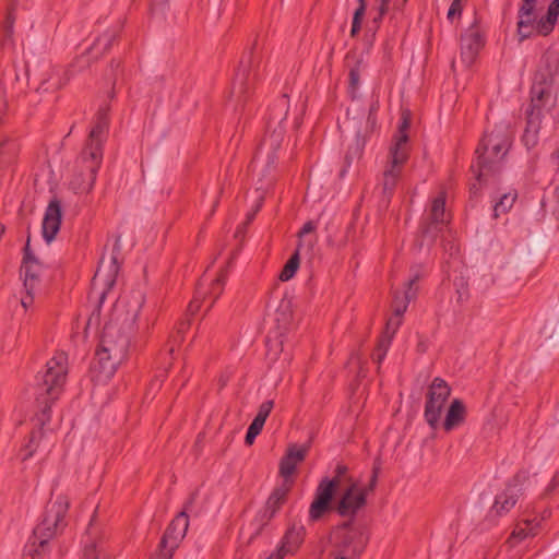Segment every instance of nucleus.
<instances>
[{"instance_id":"nucleus-1","label":"nucleus","mask_w":559,"mask_h":559,"mask_svg":"<svg viewBox=\"0 0 559 559\" xmlns=\"http://www.w3.org/2000/svg\"><path fill=\"white\" fill-rule=\"evenodd\" d=\"M377 472L369 474H348L347 467L338 465L335 477L337 500L336 511L342 516H354L367 506L368 497L373 492L377 484Z\"/></svg>"},{"instance_id":"nucleus-2","label":"nucleus","mask_w":559,"mask_h":559,"mask_svg":"<svg viewBox=\"0 0 559 559\" xmlns=\"http://www.w3.org/2000/svg\"><path fill=\"white\" fill-rule=\"evenodd\" d=\"M557 97L550 83L535 84L532 90V110L525 132L526 144L534 145L540 131L551 132L559 123Z\"/></svg>"},{"instance_id":"nucleus-3","label":"nucleus","mask_w":559,"mask_h":559,"mask_svg":"<svg viewBox=\"0 0 559 559\" xmlns=\"http://www.w3.org/2000/svg\"><path fill=\"white\" fill-rule=\"evenodd\" d=\"M129 331L110 322L105 326L100 348L93 368L94 379L98 383H106L116 373L118 366L127 356Z\"/></svg>"},{"instance_id":"nucleus-4","label":"nucleus","mask_w":559,"mask_h":559,"mask_svg":"<svg viewBox=\"0 0 559 559\" xmlns=\"http://www.w3.org/2000/svg\"><path fill=\"white\" fill-rule=\"evenodd\" d=\"M411 118L408 112H403L396 133L388 151V160L383 169L382 187L384 192H390L397 182L402 166L406 163L409 152L408 129Z\"/></svg>"},{"instance_id":"nucleus-5","label":"nucleus","mask_w":559,"mask_h":559,"mask_svg":"<svg viewBox=\"0 0 559 559\" xmlns=\"http://www.w3.org/2000/svg\"><path fill=\"white\" fill-rule=\"evenodd\" d=\"M509 147V134L503 127H496L488 132L477 148L480 170L477 180L481 181L488 173L496 169Z\"/></svg>"},{"instance_id":"nucleus-6","label":"nucleus","mask_w":559,"mask_h":559,"mask_svg":"<svg viewBox=\"0 0 559 559\" xmlns=\"http://www.w3.org/2000/svg\"><path fill=\"white\" fill-rule=\"evenodd\" d=\"M558 21L556 5H549L546 15L538 16L535 0H523L519 11L518 34L523 40L534 34L548 35Z\"/></svg>"},{"instance_id":"nucleus-7","label":"nucleus","mask_w":559,"mask_h":559,"mask_svg":"<svg viewBox=\"0 0 559 559\" xmlns=\"http://www.w3.org/2000/svg\"><path fill=\"white\" fill-rule=\"evenodd\" d=\"M69 509V500L58 496L48 507L41 524L35 530V539L27 546L24 559H33L36 545L44 546L46 542L56 535L64 525V518Z\"/></svg>"},{"instance_id":"nucleus-8","label":"nucleus","mask_w":559,"mask_h":559,"mask_svg":"<svg viewBox=\"0 0 559 559\" xmlns=\"http://www.w3.org/2000/svg\"><path fill=\"white\" fill-rule=\"evenodd\" d=\"M419 276H413L404 287L403 293H395L393 301V317L386 323L385 331L379 342L376 353V359L380 362L390 346V343L402 322V316L406 311L408 302L415 297L416 288L414 287Z\"/></svg>"},{"instance_id":"nucleus-9","label":"nucleus","mask_w":559,"mask_h":559,"mask_svg":"<svg viewBox=\"0 0 559 559\" xmlns=\"http://www.w3.org/2000/svg\"><path fill=\"white\" fill-rule=\"evenodd\" d=\"M145 295L141 289L126 290L117 300L112 311V323L131 331L144 305Z\"/></svg>"},{"instance_id":"nucleus-10","label":"nucleus","mask_w":559,"mask_h":559,"mask_svg":"<svg viewBox=\"0 0 559 559\" xmlns=\"http://www.w3.org/2000/svg\"><path fill=\"white\" fill-rule=\"evenodd\" d=\"M104 127L102 124L92 129L90 134V143L83 152L81 159L85 164L86 177L83 183L76 185L81 192H88L92 190L98 167L102 162V134Z\"/></svg>"},{"instance_id":"nucleus-11","label":"nucleus","mask_w":559,"mask_h":559,"mask_svg":"<svg viewBox=\"0 0 559 559\" xmlns=\"http://www.w3.org/2000/svg\"><path fill=\"white\" fill-rule=\"evenodd\" d=\"M450 394L451 390L443 380H433L425 406V419L430 428H439Z\"/></svg>"},{"instance_id":"nucleus-12","label":"nucleus","mask_w":559,"mask_h":559,"mask_svg":"<svg viewBox=\"0 0 559 559\" xmlns=\"http://www.w3.org/2000/svg\"><path fill=\"white\" fill-rule=\"evenodd\" d=\"M68 359L64 354H57L46 365L41 377V389L52 399L57 397L67 379Z\"/></svg>"},{"instance_id":"nucleus-13","label":"nucleus","mask_w":559,"mask_h":559,"mask_svg":"<svg viewBox=\"0 0 559 559\" xmlns=\"http://www.w3.org/2000/svg\"><path fill=\"white\" fill-rule=\"evenodd\" d=\"M485 46V32L477 20L463 32L461 36V61L465 67H471L476 61L479 51Z\"/></svg>"},{"instance_id":"nucleus-14","label":"nucleus","mask_w":559,"mask_h":559,"mask_svg":"<svg viewBox=\"0 0 559 559\" xmlns=\"http://www.w3.org/2000/svg\"><path fill=\"white\" fill-rule=\"evenodd\" d=\"M336 493V483L330 477L320 480L314 498L309 508L310 521H319L332 510L333 498Z\"/></svg>"},{"instance_id":"nucleus-15","label":"nucleus","mask_w":559,"mask_h":559,"mask_svg":"<svg viewBox=\"0 0 559 559\" xmlns=\"http://www.w3.org/2000/svg\"><path fill=\"white\" fill-rule=\"evenodd\" d=\"M309 448V443H290L287 445L286 451L278 463V473L284 479L283 483L293 485L294 475L297 472L298 466L306 459Z\"/></svg>"},{"instance_id":"nucleus-16","label":"nucleus","mask_w":559,"mask_h":559,"mask_svg":"<svg viewBox=\"0 0 559 559\" xmlns=\"http://www.w3.org/2000/svg\"><path fill=\"white\" fill-rule=\"evenodd\" d=\"M188 526L189 520L185 513L174 519L162 540L160 559H171L175 548L186 536Z\"/></svg>"},{"instance_id":"nucleus-17","label":"nucleus","mask_w":559,"mask_h":559,"mask_svg":"<svg viewBox=\"0 0 559 559\" xmlns=\"http://www.w3.org/2000/svg\"><path fill=\"white\" fill-rule=\"evenodd\" d=\"M364 542L360 532L345 528L337 532L336 550L333 559H353L362 549Z\"/></svg>"},{"instance_id":"nucleus-18","label":"nucleus","mask_w":559,"mask_h":559,"mask_svg":"<svg viewBox=\"0 0 559 559\" xmlns=\"http://www.w3.org/2000/svg\"><path fill=\"white\" fill-rule=\"evenodd\" d=\"M449 221V214L445 212V197L440 192L433 200L427 214V222L423 228L424 239H433L439 226L444 225Z\"/></svg>"},{"instance_id":"nucleus-19","label":"nucleus","mask_w":559,"mask_h":559,"mask_svg":"<svg viewBox=\"0 0 559 559\" xmlns=\"http://www.w3.org/2000/svg\"><path fill=\"white\" fill-rule=\"evenodd\" d=\"M62 209L60 202L52 200L49 202L43 217V237L47 242H51L58 234L62 222Z\"/></svg>"},{"instance_id":"nucleus-20","label":"nucleus","mask_w":559,"mask_h":559,"mask_svg":"<svg viewBox=\"0 0 559 559\" xmlns=\"http://www.w3.org/2000/svg\"><path fill=\"white\" fill-rule=\"evenodd\" d=\"M305 536V527L302 525H292L286 532L278 549L270 557L284 559L286 556L294 555L300 547Z\"/></svg>"},{"instance_id":"nucleus-21","label":"nucleus","mask_w":559,"mask_h":559,"mask_svg":"<svg viewBox=\"0 0 559 559\" xmlns=\"http://www.w3.org/2000/svg\"><path fill=\"white\" fill-rule=\"evenodd\" d=\"M444 417L441 419L440 426L445 432H450L465 421L467 408L466 405L459 399L452 400L447 409L443 412Z\"/></svg>"},{"instance_id":"nucleus-22","label":"nucleus","mask_w":559,"mask_h":559,"mask_svg":"<svg viewBox=\"0 0 559 559\" xmlns=\"http://www.w3.org/2000/svg\"><path fill=\"white\" fill-rule=\"evenodd\" d=\"M41 273V266L40 263L36 260L35 257H33L28 249H26V253L23 261L22 266V274H23V282L24 287L26 292L32 293L35 292L39 276Z\"/></svg>"},{"instance_id":"nucleus-23","label":"nucleus","mask_w":559,"mask_h":559,"mask_svg":"<svg viewBox=\"0 0 559 559\" xmlns=\"http://www.w3.org/2000/svg\"><path fill=\"white\" fill-rule=\"evenodd\" d=\"M81 559H110V556L105 547V539L103 535L98 533H87L84 540Z\"/></svg>"},{"instance_id":"nucleus-24","label":"nucleus","mask_w":559,"mask_h":559,"mask_svg":"<svg viewBox=\"0 0 559 559\" xmlns=\"http://www.w3.org/2000/svg\"><path fill=\"white\" fill-rule=\"evenodd\" d=\"M522 496V488L519 483L510 484L507 488L496 498L493 504V511L497 514H502L508 512L511 508H513Z\"/></svg>"},{"instance_id":"nucleus-25","label":"nucleus","mask_w":559,"mask_h":559,"mask_svg":"<svg viewBox=\"0 0 559 559\" xmlns=\"http://www.w3.org/2000/svg\"><path fill=\"white\" fill-rule=\"evenodd\" d=\"M292 485H288L286 483H283L280 487L275 488L274 491L269 497L265 510H264V516L267 519H271L276 511L280 509V507L285 501Z\"/></svg>"},{"instance_id":"nucleus-26","label":"nucleus","mask_w":559,"mask_h":559,"mask_svg":"<svg viewBox=\"0 0 559 559\" xmlns=\"http://www.w3.org/2000/svg\"><path fill=\"white\" fill-rule=\"evenodd\" d=\"M316 230V224L313 222H307L300 231L298 233V245L297 250L298 251H307L311 252L316 245V237L313 236V233Z\"/></svg>"},{"instance_id":"nucleus-27","label":"nucleus","mask_w":559,"mask_h":559,"mask_svg":"<svg viewBox=\"0 0 559 559\" xmlns=\"http://www.w3.org/2000/svg\"><path fill=\"white\" fill-rule=\"evenodd\" d=\"M536 528L537 524L530 521H524L523 523L518 524L510 536L508 542L509 545L514 547L525 538L534 536L536 534Z\"/></svg>"},{"instance_id":"nucleus-28","label":"nucleus","mask_w":559,"mask_h":559,"mask_svg":"<svg viewBox=\"0 0 559 559\" xmlns=\"http://www.w3.org/2000/svg\"><path fill=\"white\" fill-rule=\"evenodd\" d=\"M516 199L518 193L515 190H509L501 194L493 203V216L498 218L499 216L507 214L512 209Z\"/></svg>"},{"instance_id":"nucleus-29","label":"nucleus","mask_w":559,"mask_h":559,"mask_svg":"<svg viewBox=\"0 0 559 559\" xmlns=\"http://www.w3.org/2000/svg\"><path fill=\"white\" fill-rule=\"evenodd\" d=\"M300 252L301 251H298L296 249L295 253L292 255V258L284 265V267H283V270H282V272L280 273V276H278V278L282 282H287V281L292 280L294 277V275L296 274L297 270L299 269V264H300V261H299Z\"/></svg>"},{"instance_id":"nucleus-30","label":"nucleus","mask_w":559,"mask_h":559,"mask_svg":"<svg viewBox=\"0 0 559 559\" xmlns=\"http://www.w3.org/2000/svg\"><path fill=\"white\" fill-rule=\"evenodd\" d=\"M225 282H226V275L224 273L218 274L217 277L213 281L209 293L204 296V298L212 299V302H211L210 306H212L213 302L223 293V288H224Z\"/></svg>"},{"instance_id":"nucleus-31","label":"nucleus","mask_w":559,"mask_h":559,"mask_svg":"<svg viewBox=\"0 0 559 559\" xmlns=\"http://www.w3.org/2000/svg\"><path fill=\"white\" fill-rule=\"evenodd\" d=\"M366 12V0H358V8L354 12L353 24L350 29V35L355 36L361 27V22L364 20Z\"/></svg>"},{"instance_id":"nucleus-32","label":"nucleus","mask_w":559,"mask_h":559,"mask_svg":"<svg viewBox=\"0 0 559 559\" xmlns=\"http://www.w3.org/2000/svg\"><path fill=\"white\" fill-rule=\"evenodd\" d=\"M263 426H264V424L260 423V420L253 419V421L249 426V429L246 435V443L247 444L250 445L254 442V439L261 432Z\"/></svg>"},{"instance_id":"nucleus-33","label":"nucleus","mask_w":559,"mask_h":559,"mask_svg":"<svg viewBox=\"0 0 559 559\" xmlns=\"http://www.w3.org/2000/svg\"><path fill=\"white\" fill-rule=\"evenodd\" d=\"M283 352V344L280 340H274L267 345V358L271 361H276L280 357V354Z\"/></svg>"},{"instance_id":"nucleus-34","label":"nucleus","mask_w":559,"mask_h":559,"mask_svg":"<svg viewBox=\"0 0 559 559\" xmlns=\"http://www.w3.org/2000/svg\"><path fill=\"white\" fill-rule=\"evenodd\" d=\"M274 406L273 401H265L263 402L258 411L257 416L254 417L255 420H260V423L265 424V420L267 416L270 415L272 408Z\"/></svg>"},{"instance_id":"nucleus-35","label":"nucleus","mask_w":559,"mask_h":559,"mask_svg":"<svg viewBox=\"0 0 559 559\" xmlns=\"http://www.w3.org/2000/svg\"><path fill=\"white\" fill-rule=\"evenodd\" d=\"M37 448H38V441L36 440L35 437H32V439L29 440V443L25 447V449L21 453L22 461H27L28 459H31L34 455V453L37 451Z\"/></svg>"},{"instance_id":"nucleus-36","label":"nucleus","mask_w":559,"mask_h":559,"mask_svg":"<svg viewBox=\"0 0 559 559\" xmlns=\"http://www.w3.org/2000/svg\"><path fill=\"white\" fill-rule=\"evenodd\" d=\"M462 0H453L448 11V19L454 20L455 17H459L462 13Z\"/></svg>"},{"instance_id":"nucleus-37","label":"nucleus","mask_w":559,"mask_h":559,"mask_svg":"<svg viewBox=\"0 0 559 559\" xmlns=\"http://www.w3.org/2000/svg\"><path fill=\"white\" fill-rule=\"evenodd\" d=\"M33 299H34V292H32V293L26 292V295L21 298V307L23 308L24 311H27L28 308H31V306L33 305Z\"/></svg>"},{"instance_id":"nucleus-38","label":"nucleus","mask_w":559,"mask_h":559,"mask_svg":"<svg viewBox=\"0 0 559 559\" xmlns=\"http://www.w3.org/2000/svg\"><path fill=\"white\" fill-rule=\"evenodd\" d=\"M85 177H86V168L84 167V169L79 175H76L72 181L73 190H75L79 193H82L81 191L78 190L76 185L83 183L85 180Z\"/></svg>"},{"instance_id":"nucleus-39","label":"nucleus","mask_w":559,"mask_h":559,"mask_svg":"<svg viewBox=\"0 0 559 559\" xmlns=\"http://www.w3.org/2000/svg\"><path fill=\"white\" fill-rule=\"evenodd\" d=\"M349 82L352 90H355L359 84V75L355 70H352L349 73Z\"/></svg>"},{"instance_id":"nucleus-40","label":"nucleus","mask_w":559,"mask_h":559,"mask_svg":"<svg viewBox=\"0 0 559 559\" xmlns=\"http://www.w3.org/2000/svg\"><path fill=\"white\" fill-rule=\"evenodd\" d=\"M552 162L556 165V175L559 179V147L552 153Z\"/></svg>"},{"instance_id":"nucleus-41","label":"nucleus","mask_w":559,"mask_h":559,"mask_svg":"<svg viewBox=\"0 0 559 559\" xmlns=\"http://www.w3.org/2000/svg\"><path fill=\"white\" fill-rule=\"evenodd\" d=\"M389 1L390 0H382L381 1V5H380L381 14L385 11ZM395 2H396L397 5H403L406 2V0H395Z\"/></svg>"},{"instance_id":"nucleus-42","label":"nucleus","mask_w":559,"mask_h":559,"mask_svg":"<svg viewBox=\"0 0 559 559\" xmlns=\"http://www.w3.org/2000/svg\"><path fill=\"white\" fill-rule=\"evenodd\" d=\"M199 308H200V300L194 299L193 301L190 302L188 309L191 314H194L199 310Z\"/></svg>"},{"instance_id":"nucleus-43","label":"nucleus","mask_w":559,"mask_h":559,"mask_svg":"<svg viewBox=\"0 0 559 559\" xmlns=\"http://www.w3.org/2000/svg\"><path fill=\"white\" fill-rule=\"evenodd\" d=\"M551 5H556V12L558 13V17H559V0H554L551 2Z\"/></svg>"},{"instance_id":"nucleus-44","label":"nucleus","mask_w":559,"mask_h":559,"mask_svg":"<svg viewBox=\"0 0 559 559\" xmlns=\"http://www.w3.org/2000/svg\"><path fill=\"white\" fill-rule=\"evenodd\" d=\"M555 479L559 481V472L557 473V475L555 476Z\"/></svg>"},{"instance_id":"nucleus-45","label":"nucleus","mask_w":559,"mask_h":559,"mask_svg":"<svg viewBox=\"0 0 559 559\" xmlns=\"http://www.w3.org/2000/svg\"><path fill=\"white\" fill-rule=\"evenodd\" d=\"M99 276H100V273L98 272V273L96 274V280H98V278H99Z\"/></svg>"}]
</instances>
